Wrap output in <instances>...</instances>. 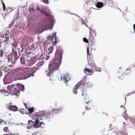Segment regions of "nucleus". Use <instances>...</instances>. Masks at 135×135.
<instances>
[{"label":"nucleus","instance_id":"nucleus-3","mask_svg":"<svg viewBox=\"0 0 135 135\" xmlns=\"http://www.w3.org/2000/svg\"><path fill=\"white\" fill-rule=\"evenodd\" d=\"M32 72L27 71L24 73L23 71H20L18 70H16L15 73L14 78H15V80L25 79L28 78L32 76H34L33 73Z\"/></svg>","mask_w":135,"mask_h":135},{"label":"nucleus","instance_id":"nucleus-5","mask_svg":"<svg viewBox=\"0 0 135 135\" xmlns=\"http://www.w3.org/2000/svg\"><path fill=\"white\" fill-rule=\"evenodd\" d=\"M14 86L13 84L8 85L7 86V89L10 92V94L12 95H15L18 97L19 94L18 93H20V91L17 90Z\"/></svg>","mask_w":135,"mask_h":135},{"label":"nucleus","instance_id":"nucleus-15","mask_svg":"<svg viewBox=\"0 0 135 135\" xmlns=\"http://www.w3.org/2000/svg\"><path fill=\"white\" fill-rule=\"evenodd\" d=\"M83 87V88L81 87L80 88L82 92L81 95L84 96H86L87 95L86 92H85L86 91V88Z\"/></svg>","mask_w":135,"mask_h":135},{"label":"nucleus","instance_id":"nucleus-47","mask_svg":"<svg viewBox=\"0 0 135 135\" xmlns=\"http://www.w3.org/2000/svg\"><path fill=\"white\" fill-rule=\"evenodd\" d=\"M81 21L82 23L83 24H84L85 23L84 21L83 20V18L82 19H81Z\"/></svg>","mask_w":135,"mask_h":135},{"label":"nucleus","instance_id":"nucleus-6","mask_svg":"<svg viewBox=\"0 0 135 135\" xmlns=\"http://www.w3.org/2000/svg\"><path fill=\"white\" fill-rule=\"evenodd\" d=\"M12 52L14 54V58H12L11 59V61L12 63L13 64H14L15 61H16L17 59L19 58V56H17V54L16 51H14V49L12 48Z\"/></svg>","mask_w":135,"mask_h":135},{"label":"nucleus","instance_id":"nucleus-57","mask_svg":"<svg viewBox=\"0 0 135 135\" xmlns=\"http://www.w3.org/2000/svg\"><path fill=\"white\" fill-rule=\"evenodd\" d=\"M1 2H2V6L3 5H4L5 4H4V2H3V1H1Z\"/></svg>","mask_w":135,"mask_h":135},{"label":"nucleus","instance_id":"nucleus-12","mask_svg":"<svg viewBox=\"0 0 135 135\" xmlns=\"http://www.w3.org/2000/svg\"><path fill=\"white\" fill-rule=\"evenodd\" d=\"M27 126V128L28 129H30L32 127H34V122L31 120H29L28 121V123L26 124Z\"/></svg>","mask_w":135,"mask_h":135},{"label":"nucleus","instance_id":"nucleus-21","mask_svg":"<svg viewBox=\"0 0 135 135\" xmlns=\"http://www.w3.org/2000/svg\"><path fill=\"white\" fill-rule=\"evenodd\" d=\"M109 135H117L116 132L114 131V129H111L110 130L109 132Z\"/></svg>","mask_w":135,"mask_h":135},{"label":"nucleus","instance_id":"nucleus-18","mask_svg":"<svg viewBox=\"0 0 135 135\" xmlns=\"http://www.w3.org/2000/svg\"><path fill=\"white\" fill-rule=\"evenodd\" d=\"M104 5L103 2H98L95 5L96 7L98 8H100Z\"/></svg>","mask_w":135,"mask_h":135},{"label":"nucleus","instance_id":"nucleus-22","mask_svg":"<svg viewBox=\"0 0 135 135\" xmlns=\"http://www.w3.org/2000/svg\"><path fill=\"white\" fill-rule=\"evenodd\" d=\"M126 111L124 112V113L122 114V116L123 118H125V119H126V120H127V119L129 118V117L128 116V114L126 113Z\"/></svg>","mask_w":135,"mask_h":135},{"label":"nucleus","instance_id":"nucleus-46","mask_svg":"<svg viewBox=\"0 0 135 135\" xmlns=\"http://www.w3.org/2000/svg\"><path fill=\"white\" fill-rule=\"evenodd\" d=\"M70 14H71L74 15H75L76 16L78 17L81 20V19H82V18H81L78 15H75V14H73V13H70Z\"/></svg>","mask_w":135,"mask_h":135},{"label":"nucleus","instance_id":"nucleus-33","mask_svg":"<svg viewBox=\"0 0 135 135\" xmlns=\"http://www.w3.org/2000/svg\"><path fill=\"white\" fill-rule=\"evenodd\" d=\"M14 21H12L11 22V24H10L9 25V28H11L12 26L14 24Z\"/></svg>","mask_w":135,"mask_h":135},{"label":"nucleus","instance_id":"nucleus-58","mask_svg":"<svg viewBox=\"0 0 135 135\" xmlns=\"http://www.w3.org/2000/svg\"><path fill=\"white\" fill-rule=\"evenodd\" d=\"M86 79V77H84L83 78V80H85Z\"/></svg>","mask_w":135,"mask_h":135},{"label":"nucleus","instance_id":"nucleus-9","mask_svg":"<svg viewBox=\"0 0 135 135\" xmlns=\"http://www.w3.org/2000/svg\"><path fill=\"white\" fill-rule=\"evenodd\" d=\"M36 60V57H33L31 58L30 60H27V66H30L34 64Z\"/></svg>","mask_w":135,"mask_h":135},{"label":"nucleus","instance_id":"nucleus-27","mask_svg":"<svg viewBox=\"0 0 135 135\" xmlns=\"http://www.w3.org/2000/svg\"><path fill=\"white\" fill-rule=\"evenodd\" d=\"M61 110V109H56V110H52V112L53 113H59L60 111V110Z\"/></svg>","mask_w":135,"mask_h":135},{"label":"nucleus","instance_id":"nucleus-36","mask_svg":"<svg viewBox=\"0 0 135 135\" xmlns=\"http://www.w3.org/2000/svg\"><path fill=\"white\" fill-rule=\"evenodd\" d=\"M19 13H17V16L16 18V20H17L19 18Z\"/></svg>","mask_w":135,"mask_h":135},{"label":"nucleus","instance_id":"nucleus-14","mask_svg":"<svg viewBox=\"0 0 135 135\" xmlns=\"http://www.w3.org/2000/svg\"><path fill=\"white\" fill-rule=\"evenodd\" d=\"M56 33L55 32L54 33L53 35L52 36H49L48 38H47V39H49V38L51 39L53 41H55L54 42H56Z\"/></svg>","mask_w":135,"mask_h":135},{"label":"nucleus","instance_id":"nucleus-42","mask_svg":"<svg viewBox=\"0 0 135 135\" xmlns=\"http://www.w3.org/2000/svg\"><path fill=\"white\" fill-rule=\"evenodd\" d=\"M3 10L4 11L6 10V6L5 5H3Z\"/></svg>","mask_w":135,"mask_h":135},{"label":"nucleus","instance_id":"nucleus-11","mask_svg":"<svg viewBox=\"0 0 135 135\" xmlns=\"http://www.w3.org/2000/svg\"><path fill=\"white\" fill-rule=\"evenodd\" d=\"M82 82L79 81L75 86L74 88V90H73V93L76 94H77V91L76 90L80 87L82 84Z\"/></svg>","mask_w":135,"mask_h":135},{"label":"nucleus","instance_id":"nucleus-59","mask_svg":"<svg viewBox=\"0 0 135 135\" xmlns=\"http://www.w3.org/2000/svg\"><path fill=\"white\" fill-rule=\"evenodd\" d=\"M3 91H4V92H5V93H7L8 92V91H4V89H3Z\"/></svg>","mask_w":135,"mask_h":135},{"label":"nucleus","instance_id":"nucleus-29","mask_svg":"<svg viewBox=\"0 0 135 135\" xmlns=\"http://www.w3.org/2000/svg\"><path fill=\"white\" fill-rule=\"evenodd\" d=\"M95 65L93 64V66L94 67V69H95V70L97 71L100 72L101 71V69L100 68H95Z\"/></svg>","mask_w":135,"mask_h":135},{"label":"nucleus","instance_id":"nucleus-26","mask_svg":"<svg viewBox=\"0 0 135 135\" xmlns=\"http://www.w3.org/2000/svg\"><path fill=\"white\" fill-rule=\"evenodd\" d=\"M108 130L105 129H104L102 132L103 135H108Z\"/></svg>","mask_w":135,"mask_h":135},{"label":"nucleus","instance_id":"nucleus-34","mask_svg":"<svg viewBox=\"0 0 135 135\" xmlns=\"http://www.w3.org/2000/svg\"><path fill=\"white\" fill-rule=\"evenodd\" d=\"M41 1L47 4L49 3L48 0H41Z\"/></svg>","mask_w":135,"mask_h":135},{"label":"nucleus","instance_id":"nucleus-35","mask_svg":"<svg viewBox=\"0 0 135 135\" xmlns=\"http://www.w3.org/2000/svg\"><path fill=\"white\" fill-rule=\"evenodd\" d=\"M9 40V37L8 36H7V37L6 38L5 40L4 41L6 42L7 43H8Z\"/></svg>","mask_w":135,"mask_h":135},{"label":"nucleus","instance_id":"nucleus-31","mask_svg":"<svg viewBox=\"0 0 135 135\" xmlns=\"http://www.w3.org/2000/svg\"><path fill=\"white\" fill-rule=\"evenodd\" d=\"M83 41L86 43H88V41L86 38L85 37H84L83 39Z\"/></svg>","mask_w":135,"mask_h":135},{"label":"nucleus","instance_id":"nucleus-44","mask_svg":"<svg viewBox=\"0 0 135 135\" xmlns=\"http://www.w3.org/2000/svg\"><path fill=\"white\" fill-rule=\"evenodd\" d=\"M70 14H71L74 15H75L76 16L78 17L81 20V19H82V18H81L78 15H75V14H73V13H70Z\"/></svg>","mask_w":135,"mask_h":135},{"label":"nucleus","instance_id":"nucleus-32","mask_svg":"<svg viewBox=\"0 0 135 135\" xmlns=\"http://www.w3.org/2000/svg\"><path fill=\"white\" fill-rule=\"evenodd\" d=\"M104 2H105V4L106 2H107V3L108 2L110 3H113V1L111 0H105Z\"/></svg>","mask_w":135,"mask_h":135},{"label":"nucleus","instance_id":"nucleus-52","mask_svg":"<svg viewBox=\"0 0 135 135\" xmlns=\"http://www.w3.org/2000/svg\"><path fill=\"white\" fill-rule=\"evenodd\" d=\"M133 28L134 29V30L135 31V24L133 25Z\"/></svg>","mask_w":135,"mask_h":135},{"label":"nucleus","instance_id":"nucleus-60","mask_svg":"<svg viewBox=\"0 0 135 135\" xmlns=\"http://www.w3.org/2000/svg\"><path fill=\"white\" fill-rule=\"evenodd\" d=\"M118 78H119V79H122V76H120V77L119 76H118Z\"/></svg>","mask_w":135,"mask_h":135},{"label":"nucleus","instance_id":"nucleus-30","mask_svg":"<svg viewBox=\"0 0 135 135\" xmlns=\"http://www.w3.org/2000/svg\"><path fill=\"white\" fill-rule=\"evenodd\" d=\"M130 120L132 122L134 127L135 128V119H133L130 118Z\"/></svg>","mask_w":135,"mask_h":135},{"label":"nucleus","instance_id":"nucleus-50","mask_svg":"<svg viewBox=\"0 0 135 135\" xmlns=\"http://www.w3.org/2000/svg\"><path fill=\"white\" fill-rule=\"evenodd\" d=\"M97 33L96 32H95L93 33V35L94 37H95L96 36Z\"/></svg>","mask_w":135,"mask_h":135},{"label":"nucleus","instance_id":"nucleus-54","mask_svg":"<svg viewBox=\"0 0 135 135\" xmlns=\"http://www.w3.org/2000/svg\"><path fill=\"white\" fill-rule=\"evenodd\" d=\"M3 38H5V35H2L1 36Z\"/></svg>","mask_w":135,"mask_h":135},{"label":"nucleus","instance_id":"nucleus-1","mask_svg":"<svg viewBox=\"0 0 135 135\" xmlns=\"http://www.w3.org/2000/svg\"><path fill=\"white\" fill-rule=\"evenodd\" d=\"M63 49L61 46L57 47L55 53V57L51 61L48 66L49 72H47V76L50 77L54 71L57 70L61 63L62 56L63 53Z\"/></svg>","mask_w":135,"mask_h":135},{"label":"nucleus","instance_id":"nucleus-37","mask_svg":"<svg viewBox=\"0 0 135 135\" xmlns=\"http://www.w3.org/2000/svg\"><path fill=\"white\" fill-rule=\"evenodd\" d=\"M123 135V131L121 132V131H119L118 132L117 135Z\"/></svg>","mask_w":135,"mask_h":135},{"label":"nucleus","instance_id":"nucleus-40","mask_svg":"<svg viewBox=\"0 0 135 135\" xmlns=\"http://www.w3.org/2000/svg\"><path fill=\"white\" fill-rule=\"evenodd\" d=\"M87 54L88 55H89V48L88 47L87 48Z\"/></svg>","mask_w":135,"mask_h":135},{"label":"nucleus","instance_id":"nucleus-23","mask_svg":"<svg viewBox=\"0 0 135 135\" xmlns=\"http://www.w3.org/2000/svg\"><path fill=\"white\" fill-rule=\"evenodd\" d=\"M53 47L52 46H50L48 48V50L49 51V52H48V54H50L51 53L53 50Z\"/></svg>","mask_w":135,"mask_h":135},{"label":"nucleus","instance_id":"nucleus-13","mask_svg":"<svg viewBox=\"0 0 135 135\" xmlns=\"http://www.w3.org/2000/svg\"><path fill=\"white\" fill-rule=\"evenodd\" d=\"M93 85V84L90 82H86L83 83V86L85 88H91Z\"/></svg>","mask_w":135,"mask_h":135},{"label":"nucleus","instance_id":"nucleus-2","mask_svg":"<svg viewBox=\"0 0 135 135\" xmlns=\"http://www.w3.org/2000/svg\"><path fill=\"white\" fill-rule=\"evenodd\" d=\"M37 10L46 16V17H41L39 20V23L41 28L49 29L51 30L55 22L54 16L50 13L49 12H47L44 10L40 9L37 7Z\"/></svg>","mask_w":135,"mask_h":135},{"label":"nucleus","instance_id":"nucleus-17","mask_svg":"<svg viewBox=\"0 0 135 135\" xmlns=\"http://www.w3.org/2000/svg\"><path fill=\"white\" fill-rule=\"evenodd\" d=\"M8 108L9 110L13 111H16L18 109V108L16 106L13 105H10Z\"/></svg>","mask_w":135,"mask_h":135},{"label":"nucleus","instance_id":"nucleus-25","mask_svg":"<svg viewBox=\"0 0 135 135\" xmlns=\"http://www.w3.org/2000/svg\"><path fill=\"white\" fill-rule=\"evenodd\" d=\"M84 73H86L85 72V71H87V72L89 73H91L92 72V70H91L90 69H88V68H85L84 69Z\"/></svg>","mask_w":135,"mask_h":135},{"label":"nucleus","instance_id":"nucleus-63","mask_svg":"<svg viewBox=\"0 0 135 135\" xmlns=\"http://www.w3.org/2000/svg\"><path fill=\"white\" fill-rule=\"evenodd\" d=\"M24 105L25 106V107H26V104L25 103H24Z\"/></svg>","mask_w":135,"mask_h":135},{"label":"nucleus","instance_id":"nucleus-48","mask_svg":"<svg viewBox=\"0 0 135 135\" xmlns=\"http://www.w3.org/2000/svg\"><path fill=\"white\" fill-rule=\"evenodd\" d=\"M20 48H17V50L18 51V53H19V56L20 55Z\"/></svg>","mask_w":135,"mask_h":135},{"label":"nucleus","instance_id":"nucleus-51","mask_svg":"<svg viewBox=\"0 0 135 135\" xmlns=\"http://www.w3.org/2000/svg\"><path fill=\"white\" fill-rule=\"evenodd\" d=\"M24 49L23 48H22V49L20 51V52H21V53H23V52Z\"/></svg>","mask_w":135,"mask_h":135},{"label":"nucleus","instance_id":"nucleus-20","mask_svg":"<svg viewBox=\"0 0 135 135\" xmlns=\"http://www.w3.org/2000/svg\"><path fill=\"white\" fill-rule=\"evenodd\" d=\"M131 72V70L130 69H126V71L124 73V74H122V76H125L126 75H128Z\"/></svg>","mask_w":135,"mask_h":135},{"label":"nucleus","instance_id":"nucleus-39","mask_svg":"<svg viewBox=\"0 0 135 135\" xmlns=\"http://www.w3.org/2000/svg\"><path fill=\"white\" fill-rule=\"evenodd\" d=\"M8 128L7 127H5L4 128L3 130L4 131L6 132L8 130Z\"/></svg>","mask_w":135,"mask_h":135},{"label":"nucleus","instance_id":"nucleus-4","mask_svg":"<svg viewBox=\"0 0 135 135\" xmlns=\"http://www.w3.org/2000/svg\"><path fill=\"white\" fill-rule=\"evenodd\" d=\"M34 115L36 117H40L43 118L45 119H50L54 117L53 114H51L49 111H40L39 112H35Z\"/></svg>","mask_w":135,"mask_h":135},{"label":"nucleus","instance_id":"nucleus-62","mask_svg":"<svg viewBox=\"0 0 135 135\" xmlns=\"http://www.w3.org/2000/svg\"><path fill=\"white\" fill-rule=\"evenodd\" d=\"M3 122V121H2L1 120H0V123H1V124L2 123V122Z\"/></svg>","mask_w":135,"mask_h":135},{"label":"nucleus","instance_id":"nucleus-10","mask_svg":"<svg viewBox=\"0 0 135 135\" xmlns=\"http://www.w3.org/2000/svg\"><path fill=\"white\" fill-rule=\"evenodd\" d=\"M69 75L68 74H64L61 77V80H62L63 79V80L64 81V82L66 84L67 82L70 80V78L69 79Z\"/></svg>","mask_w":135,"mask_h":135},{"label":"nucleus","instance_id":"nucleus-45","mask_svg":"<svg viewBox=\"0 0 135 135\" xmlns=\"http://www.w3.org/2000/svg\"><path fill=\"white\" fill-rule=\"evenodd\" d=\"M70 14H71L74 15H75L76 16L78 17L81 20V19H82V18H81L78 15H75V14H73V13H70Z\"/></svg>","mask_w":135,"mask_h":135},{"label":"nucleus","instance_id":"nucleus-24","mask_svg":"<svg viewBox=\"0 0 135 135\" xmlns=\"http://www.w3.org/2000/svg\"><path fill=\"white\" fill-rule=\"evenodd\" d=\"M44 59H40V60L41 59V61H39L37 64L36 65L38 66H41V65H42L43 64V61H42Z\"/></svg>","mask_w":135,"mask_h":135},{"label":"nucleus","instance_id":"nucleus-49","mask_svg":"<svg viewBox=\"0 0 135 135\" xmlns=\"http://www.w3.org/2000/svg\"><path fill=\"white\" fill-rule=\"evenodd\" d=\"M127 133H126L125 131L123 132V135H127Z\"/></svg>","mask_w":135,"mask_h":135},{"label":"nucleus","instance_id":"nucleus-61","mask_svg":"<svg viewBox=\"0 0 135 135\" xmlns=\"http://www.w3.org/2000/svg\"><path fill=\"white\" fill-rule=\"evenodd\" d=\"M131 94H132V93H130V94H129V93H128L127 95H131Z\"/></svg>","mask_w":135,"mask_h":135},{"label":"nucleus","instance_id":"nucleus-41","mask_svg":"<svg viewBox=\"0 0 135 135\" xmlns=\"http://www.w3.org/2000/svg\"><path fill=\"white\" fill-rule=\"evenodd\" d=\"M19 111L20 113H21L22 114H23L24 113L23 111L21 109H19Z\"/></svg>","mask_w":135,"mask_h":135},{"label":"nucleus","instance_id":"nucleus-7","mask_svg":"<svg viewBox=\"0 0 135 135\" xmlns=\"http://www.w3.org/2000/svg\"><path fill=\"white\" fill-rule=\"evenodd\" d=\"M34 128H38L41 127L42 125H44V123L43 122H40L38 118H37L34 122Z\"/></svg>","mask_w":135,"mask_h":135},{"label":"nucleus","instance_id":"nucleus-8","mask_svg":"<svg viewBox=\"0 0 135 135\" xmlns=\"http://www.w3.org/2000/svg\"><path fill=\"white\" fill-rule=\"evenodd\" d=\"M3 81L5 84H10L12 82V80L7 75H6L3 79Z\"/></svg>","mask_w":135,"mask_h":135},{"label":"nucleus","instance_id":"nucleus-56","mask_svg":"<svg viewBox=\"0 0 135 135\" xmlns=\"http://www.w3.org/2000/svg\"><path fill=\"white\" fill-rule=\"evenodd\" d=\"M65 13H69V11H67L65 10Z\"/></svg>","mask_w":135,"mask_h":135},{"label":"nucleus","instance_id":"nucleus-19","mask_svg":"<svg viewBox=\"0 0 135 135\" xmlns=\"http://www.w3.org/2000/svg\"><path fill=\"white\" fill-rule=\"evenodd\" d=\"M20 62L22 64H25L27 65V60L24 59L23 57H21L20 58Z\"/></svg>","mask_w":135,"mask_h":135},{"label":"nucleus","instance_id":"nucleus-16","mask_svg":"<svg viewBox=\"0 0 135 135\" xmlns=\"http://www.w3.org/2000/svg\"><path fill=\"white\" fill-rule=\"evenodd\" d=\"M16 85L18 89H20L21 91H23L25 87L23 85L18 83Z\"/></svg>","mask_w":135,"mask_h":135},{"label":"nucleus","instance_id":"nucleus-43","mask_svg":"<svg viewBox=\"0 0 135 135\" xmlns=\"http://www.w3.org/2000/svg\"><path fill=\"white\" fill-rule=\"evenodd\" d=\"M70 14H71L74 15H75L76 16L78 17L81 20V19H82V18H81L78 15H75V14H73V13H70Z\"/></svg>","mask_w":135,"mask_h":135},{"label":"nucleus","instance_id":"nucleus-53","mask_svg":"<svg viewBox=\"0 0 135 135\" xmlns=\"http://www.w3.org/2000/svg\"><path fill=\"white\" fill-rule=\"evenodd\" d=\"M90 2L89 1V2H88V1H86L85 2V3L84 4V5H85L86 4L87 5L88 4V3H87V2Z\"/></svg>","mask_w":135,"mask_h":135},{"label":"nucleus","instance_id":"nucleus-64","mask_svg":"<svg viewBox=\"0 0 135 135\" xmlns=\"http://www.w3.org/2000/svg\"><path fill=\"white\" fill-rule=\"evenodd\" d=\"M44 55V54H41V55H40V56H42L43 55Z\"/></svg>","mask_w":135,"mask_h":135},{"label":"nucleus","instance_id":"nucleus-28","mask_svg":"<svg viewBox=\"0 0 135 135\" xmlns=\"http://www.w3.org/2000/svg\"><path fill=\"white\" fill-rule=\"evenodd\" d=\"M28 111L29 113H31L34 111V108L33 107L30 108L28 109Z\"/></svg>","mask_w":135,"mask_h":135},{"label":"nucleus","instance_id":"nucleus-55","mask_svg":"<svg viewBox=\"0 0 135 135\" xmlns=\"http://www.w3.org/2000/svg\"><path fill=\"white\" fill-rule=\"evenodd\" d=\"M47 57L46 59V60H47L49 59V56H48Z\"/></svg>","mask_w":135,"mask_h":135},{"label":"nucleus","instance_id":"nucleus-38","mask_svg":"<svg viewBox=\"0 0 135 135\" xmlns=\"http://www.w3.org/2000/svg\"><path fill=\"white\" fill-rule=\"evenodd\" d=\"M3 70V69L2 68H0V77L2 75V73L1 71V70Z\"/></svg>","mask_w":135,"mask_h":135}]
</instances>
